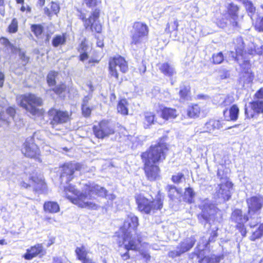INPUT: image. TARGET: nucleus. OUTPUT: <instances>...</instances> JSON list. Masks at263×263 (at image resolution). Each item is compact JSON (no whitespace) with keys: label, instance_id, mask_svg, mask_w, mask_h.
<instances>
[{"label":"nucleus","instance_id":"nucleus-13","mask_svg":"<svg viewBox=\"0 0 263 263\" xmlns=\"http://www.w3.org/2000/svg\"><path fill=\"white\" fill-rule=\"evenodd\" d=\"M117 68L123 73L127 72L128 69L127 62L120 56L110 59L109 63V74L117 79L119 77Z\"/></svg>","mask_w":263,"mask_h":263},{"label":"nucleus","instance_id":"nucleus-38","mask_svg":"<svg viewBox=\"0 0 263 263\" xmlns=\"http://www.w3.org/2000/svg\"><path fill=\"white\" fill-rule=\"evenodd\" d=\"M166 190L167 191L168 197L172 200L177 198L178 196L180 194L179 190L172 185H168L166 187Z\"/></svg>","mask_w":263,"mask_h":263},{"label":"nucleus","instance_id":"nucleus-62","mask_svg":"<svg viewBox=\"0 0 263 263\" xmlns=\"http://www.w3.org/2000/svg\"><path fill=\"white\" fill-rule=\"evenodd\" d=\"M255 96L257 99H263V88H260L256 92Z\"/></svg>","mask_w":263,"mask_h":263},{"label":"nucleus","instance_id":"nucleus-50","mask_svg":"<svg viewBox=\"0 0 263 263\" xmlns=\"http://www.w3.org/2000/svg\"><path fill=\"white\" fill-rule=\"evenodd\" d=\"M92 97L91 93H89L85 96L82 100V106H92L90 103Z\"/></svg>","mask_w":263,"mask_h":263},{"label":"nucleus","instance_id":"nucleus-54","mask_svg":"<svg viewBox=\"0 0 263 263\" xmlns=\"http://www.w3.org/2000/svg\"><path fill=\"white\" fill-rule=\"evenodd\" d=\"M89 47L86 44L85 41H82L79 46L78 51L80 53L88 52Z\"/></svg>","mask_w":263,"mask_h":263},{"label":"nucleus","instance_id":"nucleus-30","mask_svg":"<svg viewBox=\"0 0 263 263\" xmlns=\"http://www.w3.org/2000/svg\"><path fill=\"white\" fill-rule=\"evenodd\" d=\"M155 122H158L157 119H155L154 114L151 112H146L144 114V124L145 128L154 124Z\"/></svg>","mask_w":263,"mask_h":263},{"label":"nucleus","instance_id":"nucleus-64","mask_svg":"<svg viewBox=\"0 0 263 263\" xmlns=\"http://www.w3.org/2000/svg\"><path fill=\"white\" fill-rule=\"evenodd\" d=\"M88 52H82V53H80L81 54L80 55V60L81 61H84V60H86L88 59V54H87Z\"/></svg>","mask_w":263,"mask_h":263},{"label":"nucleus","instance_id":"nucleus-45","mask_svg":"<svg viewBox=\"0 0 263 263\" xmlns=\"http://www.w3.org/2000/svg\"><path fill=\"white\" fill-rule=\"evenodd\" d=\"M66 86L64 83L60 84L55 86L50 90L53 91L55 93L60 95L66 90Z\"/></svg>","mask_w":263,"mask_h":263},{"label":"nucleus","instance_id":"nucleus-39","mask_svg":"<svg viewBox=\"0 0 263 263\" xmlns=\"http://www.w3.org/2000/svg\"><path fill=\"white\" fill-rule=\"evenodd\" d=\"M127 102L126 99H122L119 102L117 106L118 111L123 115L128 114V109L127 107Z\"/></svg>","mask_w":263,"mask_h":263},{"label":"nucleus","instance_id":"nucleus-10","mask_svg":"<svg viewBox=\"0 0 263 263\" xmlns=\"http://www.w3.org/2000/svg\"><path fill=\"white\" fill-rule=\"evenodd\" d=\"M196 241L194 236L187 237L181 241L176 247L175 250L170 251L168 256L172 258L180 256L182 254L190 251Z\"/></svg>","mask_w":263,"mask_h":263},{"label":"nucleus","instance_id":"nucleus-51","mask_svg":"<svg viewBox=\"0 0 263 263\" xmlns=\"http://www.w3.org/2000/svg\"><path fill=\"white\" fill-rule=\"evenodd\" d=\"M219 77L220 79H226L230 77V73L228 70L226 69H221L218 71Z\"/></svg>","mask_w":263,"mask_h":263},{"label":"nucleus","instance_id":"nucleus-42","mask_svg":"<svg viewBox=\"0 0 263 263\" xmlns=\"http://www.w3.org/2000/svg\"><path fill=\"white\" fill-rule=\"evenodd\" d=\"M223 60L224 57L221 52L214 53L212 55V63L214 64H221Z\"/></svg>","mask_w":263,"mask_h":263},{"label":"nucleus","instance_id":"nucleus-19","mask_svg":"<svg viewBox=\"0 0 263 263\" xmlns=\"http://www.w3.org/2000/svg\"><path fill=\"white\" fill-rule=\"evenodd\" d=\"M144 163V171L147 179L154 181L159 178L160 170L157 164L149 161H143Z\"/></svg>","mask_w":263,"mask_h":263},{"label":"nucleus","instance_id":"nucleus-6","mask_svg":"<svg viewBox=\"0 0 263 263\" xmlns=\"http://www.w3.org/2000/svg\"><path fill=\"white\" fill-rule=\"evenodd\" d=\"M122 240L118 241L119 246L123 245L124 248L127 250L139 251L142 246V237L141 232L134 231L130 233H122Z\"/></svg>","mask_w":263,"mask_h":263},{"label":"nucleus","instance_id":"nucleus-37","mask_svg":"<svg viewBox=\"0 0 263 263\" xmlns=\"http://www.w3.org/2000/svg\"><path fill=\"white\" fill-rule=\"evenodd\" d=\"M251 108L254 112L257 114L263 112V101L256 100L250 103Z\"/></svg>","mask_w":263,"mask_h":263},{"label":"nucleus","instance_id":"nucleus-57","mask_svg":"<svg viewBox=\"0 0 263 263\" xmlns=\"http://www.w3.org/2000/svg\"><path fill=\"white\" fill-rule=\"evenodd\" d=\"M138 251L139 252L140 254L145 260H148L150 259L151 256L146 251H143V250H140V249H139V251Z\"/></svg>","mask_w":263,"mask_h":263},{"label":"nucleus","instance_id":"nucleus-20","mask_svg":"<svg viewBox=\"0 0 263 263\" xmlns=\"http://www.w3.org/2000/svg\"><path fill=\"white\" fill-rule=\"evenodd\" d=\"M21 185L24 188H27L28 186H32L35 191H41L45 189L46 185L43 179L42 176H32L30 179V184H27L23 181L21 182Z\"/></svg>","mask_w":263,"mask_h":263},{"label":"nucleus","instance_id":"nucleus-56","mask_svg":"<svg viewBox=\"0 0 263 263\" xmlns=\"http://www.w3.org/2000/svg\"><path fill=\"white\" fill-rule=\"evenodd\" d=\"M233 102V99L231 97H227L223 102L221 103V105L226 106L230 105Z\"/></svg>","mask_w":263,"mask_h":263},{"label":"nucleus","instance_id":"nucleus-9","mask_svg":"<svg viewBox=\"0 0 263 263\" xmlns=\"http://www.w3.org/2000/svg\"><path fill=\"white\" fill-rule=\"evenodd\" d=\"M148 33V28L146 24L141 22L135 23L131 31V45L138 46L141 44Z\"/></svg>","mask_w":263,"mask_h":263},{"label":"nucleus","instance_id":"nucleus-47","mask_svg":"<svg viewBox=\"0 0 263 263\" xmlns=\"http://www.w3.org/2000/svg\"><path fill=\"white\" fill-rule=\"evenodd\" d=\"M31 30L36 36H38L42 33L43 27L41 25H33L31 26Z\"/></svg>","mask_w":263,"mask_h":263},{"label":"nucleus","instance_id":"nucleus-59","mask_svg":"<svg viewBox=\"0 0 263 263\" xmlns=\"http://www.w3.org/2000/svg\"><path fill=\"white\" fill-rule=\"evenodd\" d=\"M203 255V254L202 253L201 254V257L199 259V263H209V256H204L202 257V256Z\"/></svg>","mask_w":263,"mask_h":263},{"label":"nucleus","instance_id":"nucleus-25","mask_svg":"<svg viewBox=\"0 0 263 263\" xmlns=\"http://www.w3.org/2000/svg\"><path fill=\"white\" fill-rule=\"evenodd\" d=\"M239 109L237 105H233L229 111L226 109L223 111L225 120L227 121H236L238 118Z\"/></svg>","mask_w":263,"mask_h":263},{"label":"nucleus","instance_id":"nucleus-27","mask_svg":"<svg viewBox=\"0 0 263 263\" xmlns=\"http://www.w3.org/2000/svg\"><path fill=\"white\" fill-rule=\"evenodd\" d=\"M222 127L221 124L219 120H211L207 122L204 125L205 132L211 133L215 129Z\"/></svg>","mask_w":263,"mask_h":263},{"label":"nucleus","instance_id":"nucleus-34","mask_svg":"<svg viewBox=\"0 0 263 263\" xmlns=\"http://www.w3.org/2000/svg\"><path fill=\"white\" fill-rule=\"evenodd\" d=\"M59 75V73L55 71H50L46 77L47 83L49 86H54L56 84V79Z\"/></svg>","mask_w":263,"mask_h":263},{"label":"nucleus","instance_id":"nucleus-18","mask_svg":"<svg viewBox=\"0 0 263 263\" xmlns=\"http://www.w3.org/2000/svg\"><path fill=\"white\" fill-rule=\"evenodd\" d=\"M138 219L133 214H129L124 221L123 227L120 231L122 233H126L127 232L130 233L134 231H137L136 228L138 226Z\"/></svg>","mask_w":263,"mask_h":263},{"label":"nucleus","instance_id":"nucleus-58","mask_svg":"<svg viewBox=\"0 0 263 263\" xmlns=\"http://www.w3.org/2000/svg\"><path fill=\"white\" fill-rule=\"evenodd\" d=\"M6 112L8 115H9L10 117H13L15 114V109L14 108L12 107H9L6 110Z\"/></svg>","mask_w":263,"mask_h":263},{"label":"nucleus","instance_id":"nucleus-2","mask_svg":"<svg viewBox=\"0 0 263 263\" xmlns=\"http://www.w3.org/2000/svg\"><path fill=\"white\" fill-rule=\"evenodd\" d=\"M236 44L235 59L242 68L244 83H249L253 81L254 76L250 69L251 65L249 59L247 57V53L243 51L244 43L241 37L237 38ZM248 54L262 55L263 54V45L258 46L252 44L248 49Z\"/></svg>","mask_w":263,"mask_h":263},{"label":"nucleus","instance_id":"nucleus-46","mask_svg":"<svg viewBox=\"0 0 263 263\" xmlns=\"http://www.w3.org/2000/svg\"><path fill=\"white\" fill-rule=\"evenodd\" d=\"M84 3L87 7L93 8L101 4V0H83Z\"/></svg>","mask_w":263,"mask_h":263},{"label":"nucleus","instance_id":"nucleus-12","mask_svg":"<svg viewBox=\"0 0 263 263\" xmlns=\"http://www.w3.org/2000/svg\"><path fill=\"white\" fill-rule=\"evenodd\" d=\"M231 219L232 221L236 223V227L242 236L245 237L247 234L246 228L245 223L247 221H251L249 215L243 214L241 210L236 209L231 214Z\"/></svg>","mask_w":263,"mask_h":263},{"label":"nucleus","instance_id":"nucleus-44","mask_svg":"<svg viewBox=\"0 0 263 263\" xmlns=\"http://www.w3.org/2000/svg\"><path fill=\"white\" fill-rule=\"evenodd\" d=\"M242 4L245 6L247 10L251 14H254L255 12V7L253 6L252 3L249 0H243Z\"/></svg>","mask_w":263,"mask_h":263},{"label":"nucleus","instance_id":"nucleus-35","mask_svg":"<svg viewBox=\"0 0 263 263\" xmlns=\"http://www.w3.org/2000/svg\"><path fill=\"white\" fill-rule=\"evenodd\" d=\"M75 253L78 259L81 261L87 257L88 252L84 246L82 245L80 247H77L75 250Z\"/></svg>","mask_w":263,"mask_h":263},{"label":"nucleus","instance_id":"nucleus-8","mask_svg":"<svg viewBox=\"0 0 263 263\" xmlns=\"http://www.w3.org/2000/svg\"><path fill=\"white\" fill-rule=\"evenodd\" d=\"M100 15V10L95 9L91 13L88 18H86L85 13L80 12L79 16L83 22L84 27L86 30L100 33L102 31V26L97 21Z\"/></svg>","mask_w":263,"mask_h":263},{"label":"nucleus","instance_id":"nucleus-23","mask_svg":"<svg viewBox=\"0 0 263 263\" xmlns=\"http://www.w3.org/2000/svg\"><path fill=\"white\" fill-rule=\"evenodd\" d=\"M43 252V246L41 244H37L30 249L27 250L26 253L24 255L25 259H32Z\"/></svg>","mask_w":263,"mask_h":263},{"label":"nucleus","instance_id":"nucleus-40","mask_svg":"<svg viewBox=\"0 0 263 263\" xmlns=\"http://www.w3.org/2000/svg\"><path fill=\"white\" fill-rule=\"evenodd\" d=\"M179 26V23L177 18H174L173 22H168L166 24V28L165 29V32L170 33H171L173 31H177L178 30V27Z\"/></svg>","mask_w":263,"mask_h":263},{"label":"nucleus","instance_id":"nucleus-48","mask_svg":"<svg viewBox=\"0 0 263 263\" xmlns=\"http://www.w3.org/2000/svg\"><path fill=\"white\" fill-rule=\"evenodd\" d=\"M18 23L16 18H13L9 26V31L11 33H14L17 31Z\"/></svg>","mask_w":263,"mask_h":263},{"label":"nucleus","instance_id":"nucleus-33","mask_svg":"<svg viewBox=\"0 0 263 263\" xmlns=\"http://www.w3.org/2000/svg\"><path fill=\"white\" fill-rule=\"evenodd\" d=\"M179 96L183 100H189L190 99V87L189 86L182 85L180 87Z\"/></svg>","mask_w":263,"mask_h":263},{"label":"nucleus","instance_id":"nucleus-63","mask_svg":"<svg viewBox=\"0 0 263 263\" xmlns=\"http://www.w3.org/2000/svg\"><path fill=\"white\" fill-rule=\"evenodd\" d=\"M257 27L260 31L263 32V17L259 20V21L257 23Z\"/></svg>","mask_w":263,"mask_h":263},{"label":"nucleus","instance_id":"nucleus-17","mask_svg":"<svg viewBox=\"0 0 263 263\" xmlns=\"http://www.w3.org/2000/svg\"><path fill=\"white\" fill-rule=\"evenodd\" d=\"M200 209L201 213L198 215L199 220L202 223L209 222L215 213V206L210 204L208 200H205L201 205Z\"/></svg>","mask_w":263,"mask_h":263},{"label":"nucleus","instance_id":"nucleus-32","mask_svg":"<svg viewBox=\"0 0 263 263\" xmlns=\"http://www.w3.org/2000/svg\"><path fill=\"white\" fill-rule=\"evenodd\" d=\"M217 237V233L215 231H213L212 232L211 236L209 238L208 241L206 240V238L204 237H202L199 242H201V247H202V250H204L205 248L208 247V245L210 242H212L215 241L216 238Z\"/></svg>","mask_w":263,"mask_h":263},{"label":"nucleus","instance_id":"nucleus-3","mask_svg":"<svg viewBox=\"0 0 263 263\" xmlns=\"http://www.w3.org/2000/svg\"><path fill=\"white\" fill-rule=\"evenodd\" d=\"M17 103L32 115L42 114L37 107L43 104L42 99L32 93H27L16 97Z\"/></svg>","mask_w":263,"mask_h":263},{"label":"nucleus","instance_id":"nucleus-11","mask_svg":"<svg viewBox=\"0 0 263 263\" xmlns=\"http://www.w3.org/2000/svg\"><path fill=\"white\" fill-rule=\"evenodd\" d=\"M93 132L95 136L99 139H104L115 133L113 124L107 120H102L93 126Z\"/></svg>","mask_w":263,"mask_h":263},{"label":"nucleus","instance_id":"nucleus-43","mask_svg":"<svg viewBox=\"0 0 263 263\" xmlns=\"http://www.w3.org/2000/svg\"><path fill=\"white\" fill-rule=\"evenodd\" d=\"M204 250H202V247H201V242H199L197 246L196 247L195 251L189 255V257L191 259H193L195 256L197 257L198 258H200L201 254L203 253Z\"/></svg>","mask_w":263,"mask_h":263},{"label":"nucleus","instance_id":"nucleus-24","mask_svg":"<svg viewBox=\"0 0 263 263\" xmlns=\"http://www.w3.org/2000/svg\"><path fill=\"white\" fill-rule=\"evenodd\" d=\"M158 67L161 72L167 77H172L176 73L174 67L168 62L159 63Z\"/></svg>","mask_w":263,"mask_h":263},{"label":"nucleus","instance_id":"nucleus-36","mask_svg":"<svg viewBox=\"0 0 263 263\" xmlns=\"http://www.w3.org/2000/svg\"><path fill=\"white\" fill-rule=\"evenodd\" d=\"M66 41V39L64 34L57 35L52 39V45L54 47H58L59 46L65 45Z\"/></svg>","mask_w":263,"mask_h":263},{"label":"nucleus","instance_id":"nucleus-21","mask_svg":"<svg viewBox=\"0 0 263 263\" xmlns=\"http://www.w3.org/2000/svg\"><path fill=\"white\" fill-rule=\"evenodd\" d=\"M227 10L231 25L233 27H239L238 20L239 7L233 3H231L228 4Z\"/></svg>","mask_w":263,"mask_h":263},{"label":"nucleus","instance_id":"nucleus-60","mask_svg":"<svg viewBox=\"0 0 263 263\" xmlns=\"http://www.w3.org/2000/svg\"><path fill=\"white\" fill-rule=\"evenodd\" d=\"M214 263H219L221 260L223 258V256L222 255L216 256L215 255H212Z\"/></svg>","mask_w":263,"mask_h":263},{"label":"nucleus","instance_id":"nucleus-16","mask_svg":"<svg viewBox=\"0 0 263 263\" xmlns=\"http://www.w3.org/2000/svg\"><path fill=\"white\" fill-rule=\"evenodd\" d=\"M81 168V165L79 163H67L64 165L60 176L61 181L68 183L74 178L76 171H80Z\"/></svg>","mask_w":263,"mask_h":263},{"label":"nucleus","instance_id":"nucleus-1","mask_svg":"<svg viewBox=\"0 0 263 263\" xmlns=\"http://www.w3.org/2000/svg\"><path fill=\"white\" fill-rule=\"evenodd\" d=\"M64 192L66 197L73 203L79 207L91 210H97L99 208L98 204L91 201L95 198L93 195L111 200L116 198L112 194L107 195V191L104 187L93 183L85 184L82 193L69 184L64 187Z\"/></svg>","mask_w":263,"mask_h":263},{"label":"nucleus","instance_id":"nucleus-5","mask_svg":"<svg viewBox=\"0 0 263 263\" xmlns=\"http://www.w3.org/2000/svg\"><path fill=\"white\" fill-rule=\"evenodd\" d=\"M166 151V146L163 143L153 145L149 151L141 155L142 161L157 164L165 159Z\"/></svg>","mask_w":263,"mask_h":263},{"label":"nucleus","instance_id":"nucleus-61","mask_svg":"<svg viewBox=\"0 0 263 263\" xmlns=\"http://www.w3.org/2000/svg\"><path fill=\"white\" fill-rule=\"evenodd\" d=\"M0 43L1 44H3L5 46H9L10 45V43L9 40L4 37H2L0 39Z\"/></svg>","mask_w":263,"mask_h":263},{"label":"nucleus","instance_id":"nucleus-7","mask_svg":"<svg viewBox=\"0 0 263 263\" xmlns=\"http://www.w3.org/2000/svg\"><path fill=\"white\" fill-rule=\"evenodd\" d=\"M139 210L144 213L151 214L155 210H160L162 208L163 201L160 195L158 196L156 199L150 201L144 196L139 195L136 198Z\"/></svg>","mask_w":263,"mask_h":263},{"label":"nucleus","instance_id":"nucleus-22","mask_svg":"<svg viewBox=\"0 0 263 263\" xmlns=\"http://www.w3.org/2000/svg\"><path fill=\"white\" fill-rule=\"evenodd\" d=\"M22 152L24 155L29 158H35L40 154L37 146L33 142L26 140L22 148Z\"/></svg>","mask_w":263,"mask_h":263},{"label":"nucleus","instance_id":"nucleus-31","mask_svg":"<svg viewBox=\"0 0 263 263\" xmlns=\"http://www.w3.org/2000/svg\"><path fill=\"white\" fill-rule=\"evenodd\" d=\"M195 193L191 187H187L185 190L184 194V200L188 203H192L194 201Z\"/></svg>","mask_w":263,"mask_h":263},{"label":"nucleus","instance_id":"nucleus-52","mask_svg":"<svg viewBox=\"0 0 263 263\" xmlns=\"http://www.w3.org/2000/svg\"><path fill=\"white\" fill-rule=\"evenodd\" d=\"M18 55L22 60V64L24 66L26 65L29 61V58L26 57L25 53L20 50L18 52Z\"/></svg>","mask_w":263,"mask_h":263},{"label":"nucleus","instance_id":"nucleus-15","mask_svg":"<svg viewBox=\"0 0 263 263\" xmlns=\"http://www.w3.org/2000/svg\"><path fill=\"white\" fill-rule=\"evenodd\" d=\"M50 124L53 128L56 126L67 122L69 119V116L67 111H63L56 109H51L48 111Z\"/></svg>","mask_w":263,"mask_h":263},{"label":"nucleus","instance_id":"nucleus-49","mask_svg":"<svg viewBox=\"0 0 263 263\" xmlns=\"http://www.w3.org/2000/svg\"><path fill=\"white\" fill-rule=\"evenodd\" d=\"M82 114L85 117H88L93 109V106H82Z\"/></svg>","mask_w":263,"mask_h":263},{"label":"nucleus","instance_id":"nucleus-26","mask_svg":"<svg viewBox=\"0 0 263 263\" xmlns=\"http://www.w3.org/2000/svg\"><path fill=\"white\" fill-rule=\"evenodd\" d=\"M177 112L175 109L164 107L161 110V117L167 120L171 119H174L177 116Z\"/></svg>","mask_w":263,"mask_h":263},{"label":"nucleus","instance_id":"nucleus-41","mask_svg":"<svg viewBox=\"0 0 263 263\" xmlns=\"http://www.w3.org/2000/svg\"><path fill=\"white\" fill-rule=\"evenodd\" d=\"M263 236V223L261 224L259 228L254 232L250 236V240L254 241Z\"/></svg>","mask_w":263,"mask_h":263},{"label":"nucleus","instance_id":"nucleus-4","mask_svg":"<svg viewBox=\"0 0 263 263\" xmlns=\"http://www.w3.org/2000/svg\"><path fill=\"white\" fill-rule=\"evenodd\" d=\"M248 208V214L251 219L249 223L250 228H254L259 222L258 217L263 206V197L256 195L249 198L246 200Z\"/></svg>","mask_w":263,"mask_h":263},{"label":"nucleus","instance_id":"nucleus-14","mask_svg":"<svg viewBox=\"0 0 263 263\" xmlns=\"http://www.w3.org/2000/svg\"><path fill=\"white\" fill-rule=\"evenodd\" d=\"M232 186L233 184L228 177H220V183L216 189V196L224 201L229 200L231 196V189Z\"/></svg>","mask_w":263,"mask_h":263},{"label":"nucleus","instance_id":"nucleus-55","mask_svg":"<svg viewBox=\"0 0 263 263\" xmlns=\"http://www.w3.org/2000/svg\"><path fill=\"white\" fill-rule=\"evenodd\" d=\"M51 9L56 14L59 12L60 7L58 4L52 2L51 4Z\"/></svg>","mask_w":263,"mask_h":263},{"label":"nucleus","instance_id":"nucleus-28","mask_svg":"<svg viewBox=\"0 0 263 263\" xmlns=\"http://www.w3.org/2000/svg\"><path fill=\"white\" fill-rule=\"evenodd\" d=\"M44 210L46 212L55 213L59 211L60 206L55 202L47 201L44 204Z\"/></svg>","mask_w":263,"mask_h":263},{"label":"nucleus","instance_id":"nucleus-29","mask_svg":"<svg viewBox=\"0 0 263 263\" xmlns=\"http://www.w3.org/2000/svg\"><path fill=\"white\" fill-rule=\"evenodd\" d=\"M200 112V108L197 104L189 106L186 110L187 116L190 118H194L198 117L199 115Z\"/></svg>","mask_w":263,"mask_h":263},{"label":"nucleus","instance_id":"nucleus-53","mask_svg":"<svg viewBox=\"0 0 263 263\" xmlns=\"http://www.w3.org/2000/svg\"><path fill=\"white\" fill-rule=\"evenodd\" d=\"M184 178V175L182 173H178L176 175L172 176V180L175 183H179L182 181V179Z\"/></svg>","mask_w":263,"mask_h":263}]
</instances>
